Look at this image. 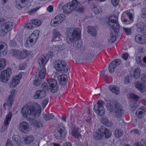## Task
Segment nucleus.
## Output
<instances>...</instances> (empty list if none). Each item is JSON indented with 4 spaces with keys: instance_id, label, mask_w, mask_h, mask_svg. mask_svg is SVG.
<instances>
[{
    "instance_id": "a19ab883",
    "label": "nucleus",
    "mask_w": 146,
    "mask_h": 146,
    "mask_svg": "<svg viewBox=\"0 0 146 146\" xmlns=\"http://www.w3.org/2000/svg\"><path fill=\"white\" fill-rule=\"evenodd\" d=\"M140 69L138 67L135 69L133 73V77L135 79L138 78L140 76Z\"/></svg>"
},
{
    "instance_id": "37998d69",
    "label": "nucleus",
    "mask_w": 146,
    "mask_h": 146,
    "mask_svg": "<svg viewBox=\"0 0 146 146\" xmlns=\"http://www.w3.org/2000/svg\"><path fill=\"white\" fill-rule=\"evenodd\" d=\"M88 32L91 35L95 36L96 34V29L92 27H89Z\"/></svg>"
},
{
    "instance_id": "a18cd8bd",
    "label": "nucleus",
    "mask_w": 146,
    "mask_h": 146,
    "mask_svg": "<svg viewBox=\"0 0 146 146\" xmlns=\"http://www.w3.org/2000/svg\"><path fill=\"white\" fill-rule=\"evenodd\" d=\"M43 117L45 120L48 121L53 119L54 115L52 113L44 114Z\"/></svg>"
},
{
    "instance_id": "4c0bfd02",
    "label": "nucleus",
    "mask_w": 146,
    "mask_h": 146,
    "mask_svg": "<svg viewBox=\"0 0 146 146\" xmlns=\"http://www.w3.org/2000/svg\"><path fill=\"white\" fill-rule=\"evenodd\" d=\"M25 143L26 144H30L32 143L34 140V137L32 135H30L25 137L23 138Z\"/></svg>"
},
{
    "instance_id": "c03bdc74",
    "label": "nucleus",
    "mask_w": 146,
    "mask_h": 146,
    "mask_svg": "<svg viewBox=\"0 0 146 146\" xmlns=\"http://www.w3.org/2000/svg\"><path fill=\"white\" fill-rule=\"evenodd\" d=\"M13 140L15 142L17 145H19L21 143L20 137L18 135H14L12 137Z\"/></svg>"
},
{
    "instance_id": "79ce46f5",
    "label": "nucleus",
    "mask_w": 146,
    "mask_h": 146,
    "mask_svg": "<svg viewBox=\"0 0 146 146\" xmlns=\"http://www.w3.org/2000/svg\"><path fill=\"white\" fill-rule=\"evenodd\" d=\"M80 4V3L78 2L76 0L73 1L71 4H68L69 6H70L73 10H74L77 7L78 5Z\"/></svg>"
},
{
    "instance_id": "6ab92c4d",
    "label": "nucleus",
    "mask_w": 146,
    "mask_h": 146,
    "mask_svg": "<svg viewBox=\"0 0 146 146\" xmlns=\"http://www.w3.org/2000/svg\"><path fill=\"white\" fill-rule=\"evenodd\" d=\"M12 116V114L11 112H9L8 114L7 115L4 121V126L2 127V131H4L7 129V126L9 124V121H10Z\"/></svg>"
},
{
    "instance_id": "49530a36",
    "label": "nucleus",
    "mask_w": 146,
    "mask_h": 146,
    "mask_svg": "<svg viewBox=\"0 0 146 146\" xmlns=\"http://www.w3.org/2000/svg\"><path fill=\"white\" fill-rule=\"evenodd\" d=\"M58 79L59 80V82L60 84L62 86L65 85L68 81L67 79H64L62 75H60L58 77Z\"/></svg>"
},
{
    "instance_id": "aec40b11",
    "label": "nucleus",
    "mask_w": 146,
    "mask_h": 146,
    "mask_svg": "<svg viewBox=\"0 0 146 146\" xmlns=\"http://www.w3.org/2000/svg\"><path fill=\"white\" fill-rule=\"evenodd\" d=\"M100 130L101 132H102L104 133V135H105L106 138H109L111 137V131L104 127L101 126L100 127Z\"/></svg>"
},
{
    "instance_id": "423d86ee",
    "label": "nucleus",
    "mask_w": 146,
    "mask_h": 146,
    "mask_svg": "<svg viewBox=\"0 0 146 146\" xmlns=\"http://www.w3.org/2000/svg\"><path fill=\"white\" fill-rule=\"evenodd\" d=\"M66 134L64 126L63 124L61 123L59 125L57 132L54 134V136L57 139H61L65 137Z\"/></svg>"
},
{
    "instance_id": "20e7f679",
    "label": "nucleus",
    "mask_w": 146,
    "mask_h": 146,
    "mask_svg": "<svg viewBox=\"0 0 146 146\" xmlns=\"http://www.w3.org/2000/svg\"><path fill=\"white\" fill-rule=\"evenodd\" d=\"M54 67L58 72L62 73L66 72L68 69V66L62 60H56Z\"/></svg>"
},
{
    "instance_id": "dca6fc26",
    "label": "nucleus",
    "mask_w": 146,
    "mask_h": 146,
    "mask_svg": "<svg viewBox=\"0 0 146 146\" xmlns=\"http://www.w3.org/2000/svg\"><path fill=\"white\" fill-rule=\"evenodd\" d=\"M133 14L130 13H127L126 15H125L121 17V20L122 21L127 23L126 24H130L133 21Z\"/></svg>"
},
{
    "instance_id": "bf43d9fd",
    "label": "nucleus",
    "mask_w": 146,
    "mask_h": 146,
    "mask_svg": "<svg viewBox=\"0 0 146 146\" xmlns=\"http://www.w3.org/2000/svg\"><path fill=\"white\" fill-rule=\"evenodd\" d=\"M41 87L44 90H48L49 91V87L46 83L44 82L41 85Z\"/></svg>"
},
{
    "instance_id": "2f4dec72",
    "label": "nucleus",
    "mask_w": 146,
    "mask_h": 146,
    "mask_svg": "<svg viewBox=\"0 0 146 146\" xmlns=\"http://www.w3.org/2000/svg\"><path fill=\"white\" fill-rule=\"evenodd\" d=\"M136 87L141 92H145L146 88L145 85L142 84L140 82H137L135 83Z\"/></svg>"
},
{
    "instance_id": "9d476101",
    "label": "nucleus",
    "mask_w": 146,
    "mask_h": 146,
    "mask_svg": "<svg viewBox=\"0 0 146 146\" xmlns=\"http://www.w3.org/2000/svg\"><path fill=\"white\" fill-rule=\"evenodd\" d=\"M65 17L63 14L57 16L51 20L50 22L51 25L54 27H56L59 25L64 19Z\"/></svg>"
},
{
    "instance_id": "4d7b16f0",
    "label": "nucleus",
    "mask_w": 146,
    "mask_h": 146,
    "mask_svg": "<svg viewBox=\"0 0 146 146\" xmlns=\"http://www.w3.org/2000/svg\"><path fill=\"white\" fill-rule=\"evenodd\" d=\"M32 23H27L24 25V27L28 29H30L34 28V27Z\"/></svg>"
},
{
    "instance_id": "cd10ccee",
    "label": "nucleus",
    "mask_w": 146,
    "mask_h": 146,
    "mask_svg": "<svg viewBox=\"0 0 146 146\" xmlns=\"http://www.w3.org/2000/svg\"><path fill=\"white\" fill-rule=\"evenodd\" d=\"M93 136L94 137L96 140H100L104 137V133L101 132L100 130V128L98 129V131L93 133Z\"/></svg>"
},
{
    "instance_id": "393cba45",
    "label": "nucleus",
    "mask_w": 146,
    "mask_h": 146,
    "mask_svg": "<svg viewBox=\"0 0 146 146\" xmlns=\"http://www.w3.org/2000/svg\"><path fill=\"white\" fill-rule=\"evenodd\" d=\"M13 23L10 21H8L6 22H4V24H3L2 26V28H4L6 31L8 32L9 31H10L13 29Z\"/></svg>"
},
{
    "instance_id": "f3484780",
    "label": "nucleus",
    "mask_w": 146,
    "mask_h": 146,
    "mask_svg": "<svg viewBox=\"0 0 146 146\" xmlns=\"http://www.w3.org/2000/svg\"><path fill=\"white\" fill-rule=\"evenodd\" d=\"M46 93L43 90H39L36 92L34 98L35 99H40L46 96Z\"/></svg>"
},
{
    "instance_id": "603ef678",
    "label": "nucleus",
    "mask_w": 146,
    "mask_h": 146,
    "mask_svg": "<svg viewBox=\"0 0 146 146\" xmlns=\"http://www.w3.org/2000/svg\"><path fill=\"white\" fill-rule=\"evenodd\" d=\"M115 135L117 137L121 136L123 133V131L118 129H115Z\"/></svg>"
},
{
    "instance_id": "5fc2aeb1",
    "label": "nucleus",
    "mask_w": 146,
    "mask_h": 146,
    "mask_svg": "<svg viewBox=\"0 0 146 146\" xmlns=\"http://www.w3.org/2000/svg\"><path fill=\"white\" fill-rule=\"evenodd\" d=\"M31 22L33 24L38 26H39L41 24V21L38 19L31 20Z\"/></svg>"
},
{
    "instance_id": "69168bd1",
    "label": "nucleus",
    "mask_w": 146,
    "mask_h": 146,
    "mask_svg": "<svg viewBox=\"0 0 146 146\" xmlns=\"http://www.w3.org/2000/svg\"><path fill=\"white\" fill-rule=\"evenodd\" d=\"M93 9L94 12L95 13L98 14L100 13V11L98 9V8L96 5H93Z\"/></svg>"
},
{
    "instance_id": "f8f14e48",
    "label": "nucleus",
    "mask_w": 146,
    "mask_h": 146,
    "mask_svg": "<svg viewBox=\"0 0 146 146\" xmlns=\"http://www.w3.org/2000/svg\"><path fill=\"white\" fill-rule=\"evenodd\" d=\"M39 31L36 30L34 31L33 33L29 36L28 39H29L32 45H34L39 37Z\"/></svg>"
},
{
    "instance_id": "338daca9",
    "label": "nucleus",
    "mask_w": 146,
    "mask_h": 146,
    "mask_svg": "<svg viewBox=\"0 0 146 146\" xmlns=\"http://www.w3.org/2000/svg\"><path fill=\"white\" fill-rule=\"evenodd\" d=\"M131 77L129 76H127L125 77L124 80V82L125 84H128L130 82Z\"/></svg>"
},
{
    "instance_id": "13d9d810",
    "label": "nucleus",
    "mask_w": 146,
    "mask_h": 146,
    "mask_svg": "<svg viewBox=\"0 0 146 146\" xmlns=\"http://www.w3.org/2000/svg\"><path fill=\"white\" fill-rule=\"evenodd\" d=\"M41 79L40 78V79H38L36 80H34L33 82V84L34 85H35L36 86H39L41 83Z\"/></svg>"
},
{
    "instance_id": "3c124183",
    "label": "nucleus",
    "mask_w": 146,
    "mask_h": 146,
    "mask_svg": "<svg viewBox=\"0 0 146 146\" xmlns=\"http://www.w3.org/2000/svg\"><path fill=\"white\" fill-rule=\"evenodd\" d=\"M6 65V61L4 59H0V71L4 68Z\"/></svg>"
},
{
    "instance_id": "09e8293b",
    "label": "nucleus",
    "mask_w": 146,
    "mask_h": 146,
    "mask_svg": "<svg viewBox=\"0 0 146 146\" xmlns=\"http://www.w3.org/2000/svg\"><path fill=\"white\" fill-rule=\"evenodd\" d=\"M105 101L106 102V108L109 110L113 106L114 103L111 104V101L108 99H105Z\"/></svg>"
},
{
    "instance_id": "0e129e2a",
    "label": "nucleus",
    "mask_w": 146,
    "mask_h": 146,
    "mask_svg": "<svg viewBox=\"0 0 146 146\" xmlns=\"http://www.w3.org/2000/svg\"><path fill=\"white\" fill-rule=\"evenodd\" d=\"M137 32L143 35H146V27L143 28L141 30H140V31Z\"/></svg>"
},
{
    "instance_id": "0eeeda50",
    "label": "nucleus",
    "mask_w": 146,
    "mask_h": 146,
    "mask_svg": "<svg viewBox=\"0 0 146 146\" xmlns=\"http://www.w3.org/2000/svg\"><path fill=\"white\" fill-rule=\"evenodd\" d=\"M11 74V68H8L2 71L0 75L1 81L4 83L7 82L10 79Z\"/></svg>"
},
{
    "instance_id": "ddd939ff",
    "label": "nucleus",
    "mask_w": 146,
    "mask_h": 146,
    "mask_svg": "<svg viewBox=\"0 0 146 146\" xmlns=\"http://www.w3.org/2000/svg\"><path fill=\"white\" fill-rule=\"evenodd\" d=\"M19 129L22 132L25 133H28L31 130L28 124L25 121L20 123L19 125Z\"/></svg>"
},
{
    "instance_id": "6e6552de",
    "label": "nucleus",
    "mask_w": 146,
    "mask_h": 146,
    "mask_svg": "<svg viewBox=\"0 0 146 146\" xmlns=\"http://www.w3.org/2000/svg\"><path fill=\"white\" fill-rule=\"evenodd\" d=\"M130 97L131 99L134 100L131 101L130 103V106L131 107V109L133 111H135L137 108L139 102L137 100L139 99V97L134 94H132L130 95Z\"/></svg>"
},
{
    "instance_id": "f257e3e1",
    "label": "nucleus",
    "mask_w": 146,
    "mask_h": 146,
    "mask_svg": "<svg viewBox=\"0 0 146 146\" xmlns=\"http://www.w3.org/2000/svg\"><path fill=\"white\" fill-rule=\"evenodd\" d=\"M80 31L79 29L74 30L68 28L66 30V40L71 46L77 48H80L81 43L78 40L80 37Z\"/></svg>"
},
{
    "instance_id": "ea45409f",
    "label": "nucleus",
    "mask_w": 146,
    "mask_h": 146,
    "mask_svg": "<svg viewBox=\"0 0 146 146\" xmlns=\"http://www.w3.org/2000/svg\"><path fill=\"white\" fill-rule=\"evenodd\" d=\"M145 37L144 36H142L141 35H136L135 37V41L137 42L143 44L145 42L144 41V38H145Z\"/></svg>"
},
{
    "instance_id": "a878e982",
    "label": "nucleus",
    "mask_w": 146,
    "mask_h": 146,
    "mask_svg": "<svg viewBox=\"0 0 146 146\" xmlns=\"http://www.w3.org/2000/svg\"><path fill=\"white\" fill-rule=\"evenodd\" d=\"M57 51L58 55L60 56V54L63 55L65 51V45L62 42H61L60 45L57 46Z\"/></svg>"
},
{
    "instance_id": "f03ea898",
    "label": "nucleus",
    "mask_w": 146,
    "mask_h": 146,
    "mask_svg": "<svg viewBox=\"0 0 146 146\" xmlns=\"http://www.w3.org/2000/svg\"><path fill=\"white\" fill-rule=\"evenodd\" d=\"M40 105L37 103L31 106L26 105L21 110L23 117L27 118L28 117L31 116L32 117L36 116L38 117L40 115V111L38 110L37 107L39 108Z\"/></svg>"
},
{
    "instance_id": "9b49d317",
    "label": "nucleus",
    "mask_w": 146,
    "mask_h": 146,
    "mask_svg": "<svg viewBox=\"0 0 146 146\" xmlns=\"http://www.w3.org/2000/svg\"><path fill=\"white\" fill-rule=\"evenodd\" d=\"M15 90L13 89L10 91L9 94L8 96V100L3 105V108L5 109L6 105L8 106H11L13 102V98L15 97Z\"/></svg>"
},
{
    "instance_id": "2eb2a0df",
    "label": "nucleus",
    "mask_w": 146,
    "mask_h": 146,
    "mask_svg": "<svg viewBox=\"0 0 146 146\" xmlns=\"http://www.w3.org/2000/svg\"><path fill=\"white\" fill-rule=\"evenodd\" d=\"M121 63V60L118 59L114 60L111 62L109 67V71L111 73L113 72L114 69L118 65H119Z\"/></svg>"
},
{
    "instance_id": "a211bd4d",
    "label": "nucleus",
    "mask_w": 146,
    "mask_h": 146,
    "mask_svg": "<svg viewBox=\"0 0 146 146\" xmlns=\"http://www.w3.org/2000/svg\"><path fill=\"white\" fill-rule=\"evenodd\" d=\"M7 46L5 43L0 42V57L5 55L7 53Z\"/></svg>"
},
{
    "instance_id": "7ed1b4c3",
    "label": "nucleus",
    "mask_w": 146,
    "mask_h": 146,
    "mask_svg": "<svg viewBox=\"0 0 146 146\" xmlns=\"http://www.w3.org/2000/svg\"><path fill=\"white\" fill-rule=\"evenodd\" d=\"M117 17L115 15H112L109 17L108 23V25L112 28L114 32L118 33L119 31V25L117 23Z\"/></svg>"
},
{
    "instance_id": "e2e57ef3",
    "label": "nucleus",
    "mask_w": 146,
    "mask_h": 146,
    "mask_svg": "<svg viewBox=\"0 0 146 146\" xmlns=\"http://www.w3.org/2000/svg\"><path fill=\"white\" fill-rule=\"evenodd\" d=\"M123 30L127 35L131 34V29L130 28L126 27H123Z\"/></svg>"
},
{
    "instance_id": "864d4df0",
    "label": "nucleus",
    "mask_w": 146,
    "mask_h": 146,
    "mask_svg": "<svg viewBox=\"0 0 146 146\" xmlns=\"http://www.w3.org/2000/svg\"><path fill=\"white\" fill-rule=\"evenodd\" d=\"M101 121L103 124L107 126H109L111 124L109 122L108 118L107 117L103 118L102 119Z\"/></svg>"
},
{
    "instance_id": "473e14b6",
    "label": "nucleus",
    "mask_w": 146,
    "mask_h": 146,
    "mask_svg": "<svg viewBox=\"0 0 146 146\" xmlns=\"http://www.w3.org/2000/svg\"><path fill=\"white\" fill-rule=\"evenodd\" d=\"M46 70L44 67H40V70L38 73V76L40 79H44L45 77Z\"/></svg>"
},
{
    "instance_id": "680f3d73",
    "label": "nucleus",
    "mask_w": 146,
    "mask_h": 146,
    "mask_svg": "<svg viewBox=\"0 0 146 146\" xmlns=\"http://www.w3.org/2000/svg\"><path fill=\"white\" fill-rule=\"evenodd\" d=\"M7 32H8L4 28H2V27H1V29H0V35L1 36H4Z\"/></svg>"
},
{
    "instance_id": "1a4fd4ad",
    "label": "nucleus",
    "mask_w": 146,
    "mask_h": 146,
    "mask_svg": "<svg viewBox=\"0 0 146 146\" xmlns=\"http://www.w3.org/2000/svg\"><path fill=\"white\" fill-rule=\"evenodd\" d=\"M49 85V91L52 93L56 92L58 89L56 81L53 78H49L48 80Z\"/></svg>"
},
{
    "instance_id": "8fccbe9b",
    "label": "nucleus",
    "mask_w": 146,
    "mask_h": 146,
    "mask_svg": "<svg viewBox=\"0 0 146 146\" xmlns=\"http://www.w3.org/2000/svg\"><path fill=\"white\" fill-rule=\"evenodd\" d=\"M137 31H140L143 28L145 27L144 23L142 21H140L137 24Z\"/></svg>"
},
{
    "instance_id": "5701e85b",
    "label": "nucleus",
    "mask_w": 146,
    "mask_h": 146,
    "mask_svg": "<svg viewBox=\"0 0 146 146\" xmlns=\"http://www.w3.org/2000/svg\"><path fill=\"white\" fill-rule=\"evenodd\" d=\"M146 112V108L143 107L138 109L136 111V116L139 118L141 119L143 117Z\"/></svg>"
},
{
    "instance_id": "72a5a7b5",
    "label": "nucleus",
    "mask_w": 146,
    "mask_h": 146,
    "mask_svg": "<svg viewBox=\"0 0 146 146\" xmlns=\"http://www.w3.org/2000/svg\"><path fill=\"white\" fill-rule=\"evenodd\" d=\"M47 62V59H46L45 57L44 56H41L38 60V62L40 65V67H44Z\"/></svg>"
},
{
    "instance_id": "39448f33",
    "label": "nucleus",
    "mask_w": 146,
    "mask_h": 146,
    "mask_svg": "<svg viewBox=\"0 0 146 146\" xmlns=\"http://www.w3.org/2000/svg\"><path fill=\"white\" fill-rule=\"evenodd\" d=\"M109 110L113 113L114 117L117 118L121 117L123 112L122 107L117 102L114 103L113 106Z\"/></svg>"
},
{
    "instance_id": "b1692460",
    "label": "nucleus",
    "mask_w": 146,
    "mask_h": 146,
    "mask_svg": "<svg viewBox=\"0 0 146 146\" xmlns=\"http://www.w3.org/2000/svg\"><path fill=\"white\" fill-rule=\"evenodd\" d=\"M16 7L18 9H22L25 7L27 5V3L21 0H16Z\"/></svg>"
},
{
    "instance_id": "c85d7f7f",
    "label": "nucleus",
    "mask_w": 146,
    "mask_h": 146,
    "mask_svg": "<svg viewBox=\"0 0 146 146\" xmlns=\"http://www.w3.org/2000/svg\"><path fill=\"white\" fill-rule=\"evenodd\" d=\"M28 120L30 121L31 120V123L33 125L37 128L42 127V124L40 122H37L36 120L31 118V117H28Z\"/></svg>"
},
{
    "instance_id": "58836bf2",
    "label": "nucleus",
    "mask_w": 146,
    "mask_h": 146,
    "mask_svg": "<svg viewBox=\"0 0 146 146\" xmlns=\"http://www.w3.org/2000/svg\"><path fill=\"white\" fill-rule=\"evenodd\" d=\"M74 58L77 62H79L81 60H85L84 54L81 52L76 54Z\"/></svg>"
},
{
    "instance_id": "bb28decb",
    "label": "nucleus",
    "mask_w": 146,
    "mask_h": 146,
    "mask_svg": "<svg viewBox=\"0 0 146 146\" xmlns=\"http://www.w3.org/2000/svg\"><path fill=\"white\" fill-rule=\"evenodd\" d=\"M83 54L85 60L89 61L93 59L94 56L92 54V51H86Z\"/></svg>"
},
{
    "instance_id": "052dcab7",
    "label": "nucleus",
    "mask_w": 146,
    "mask_h": 146,
    "mask_svg": "<svg viewBox=\"0 0 146 146\" xmlns=\"http://www.w3.org/2000/svg\"><path fill=\"white\" fill-rule=\"evenodd\" d=\"M34 45H32V43H31V41H30V40L28 39H27L25 44V46L27 48L31 47Z\"/></svg>"
},
{
    "instance_id": "f704fd0d",
    "label": "nucleus",
    "mask_w": 146,
    "mask_h": 146,
    "mask_svg": "<svg viewBox=\"0 0 146 146\" xmlns=\"http://www.w3.org/2000/svg\"><path fill=\"white\" fill-rule=\"evenodd\" d=\"M19 59H22L27 57L29 54V52L25 49L23 50L22 51H20Z\"/></svg>"
},
{
    "instance_id": "4be33fe9",
    "label": "nucleus",
    "mask_w": 146,
    "mask_h": 146,
    "mask_svg": "<svg viewBox=\"0 0 146 146\" xmlns=\"http://www.w3.org/2000/svg\"><path fill=\"white\" fill-rule=\"evenodd\" d=\"M22 75L21 74H19L15 76L12 80L10 85H12L11 87H14L17 85L20 82V80L21 79Z\"/></svg>"
},
{
    "instance_id": "4468645a",
    "label": "nucleus",
    "mask_w": 146,
    "mask_h": 146,
    "mask_svg": "<svg viewBox=\"0 0 146 146\" xmlns=\"http://www.w3.org/2000/svg\"><path fill=\"white\" fill-rule=\"evenodd\" d=\"M94 110L98 115L102 116L104 115L105 113V109L104 106H101L98 104L95 105Z\"/></svg>"
},
{
    "instance_id": "6e6d98bb",
    "label": "nucleus",
    "mask_w": 146,
    "mask_h": 146,
    "mask_svg": "<svg viewBox=\"0 0 146 146\" xmlns=\"http://www.w3.org/2000/svg\"><path fill=\"white\" fill-rule=\"evenodd\" d=\"M20 53V51H17L16 50H14L13 51H11V54L12 56H15L18 58Z\"/></svg>"
},
{
    "instance_id": "412c9836",
    "label": "nucleus",
    "mask_w": 146,
    "mask_h": 146,
    "mask_svg": "<svg viewBox=\"0 0 146 146\" xmlns=\"http://www.w3.org/2000/svg\"><path fill=\"white\" fill-rule=\"evenodd\" d=\"M143 54V52L142 50H139L137 54V55L136 56V61L139 65H142V59Z\"/></svg>"
},
{
    "instance_id": "7c9ffc66",
    "label": "nucleus",
    "mask_w": 146,
    "mask_h": 146,
    "mask_svg": "<svg viewBox=\"0 0 146 146\" xmlns=\"http://www.w3.org/2000/svg\"><path fill=\"white\" fill-rule=\"evenodd\" d=\"M80 130L78 128H73L72 130V134L75 138H78L81 136Z\"/></svg>"
},
{
    "instance_id": "c756f323",
    "label": "nucleus",
    "mask_w": 146,
    "mask_h": 146,
    "mask_svg": "<svg viewBox=\"0 0 146 146\" xmlns=\"http://www.w3.org/2000/svg\"><path fill=\"white\" fill-rule=\"evenodd\" d=\"M60 36L59 32L57 30L54 29L52 41H56L59 40Z\"/></svg>"
},
{
    "instance_id": "c9c22d12",
    "label": "nucleus",
    "mask_w": 146,
    "mask_h": 146,
    "mask_svg": "<svg viewBox=\"0 0 146 146\" xmlns=\"http://www.w3.org/2000/svg\"><path fill=\"white\" fill-rule=\"evenodd\" d=\"M62 9L64 13L66 14L69 13L73 11L68 4L64 5L62 7Z\"/></svg>"
},
{
    "instance_id": "774afa93",
    "label": "nucleus",
    "mask_w": 146,
    "mask_h": 146,
    "mask_svg": "<svg viewBox=\"0 0 146 146\" xmlns=\"http://www.w3.org/2000/svg\"><path fill=\"white\" fill-rule=\"evenodd\" d=\"M143 14L141 15V17L145 19H146V8H143L142 10Z\"/></svg>"
},
{
    "instance_id": "e433bc0d",
    "label": "nucleus",
    "mask_w": 146,
    "mask_h": 146,
    "mask_svg": "<svg viewBox=\"0 0 146 146\" xmlns=\"http://www.w3.org/2000/svg\"><path fill=\"white\" fill-rule=\"evenodd\" d=\"M109 89L111 92L117 95L120 93L119 88L115 86H109Z\"/></svg>"
},
{
    "instance_id": "de8ad7c7",
    "label": "nucleus",
    "mask_w": 146,
    "mask_h": 146,
    "mask_svg": "<svg viewBox=\"0 0 146 146\" xmlns=\"http://www.w3.org/2000/svg\"><path fill=\"white\" fill-rule=\"evenodd\" d=\"M116 35L115 34L111 32L110 33V37H109V38L108 39V41L111 42L113 43L116 40Z\"/></svg>"
}]
</instances>
